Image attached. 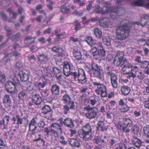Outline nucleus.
Here are the masks:
<instances>
[{
    "label": "nucleus",
    "mask_w": 149,
    "mask_h": 149,
    "mask_svg": "<svg viewBox=\"0 0 149 149\" xmlns=\"http://www.w3.org/2000/svg\"><path fill=\"white\" fill-rule=\"evenodd\" d=\"M130 21L123 19L121 20L116 30V38L118 40H123L127 38L129 35L130 28Z\"/></svg>",
    "instance_id": "f257e3e1"
},
{
    "label": "nucleus",
    "mask_w": 149,
    "mask_h": 149,
    "mask_svg": "<svg viewBox=\"0 0 149 149\" xmlns=\"http://www.w3.org/2000/svg\"><path fill=\"white\" fill-rule=\"evenodd\" d=\"M83 129L79 131V136L84 141H90L92 140L93 136L92 133V129L88 123H87L83 127Z\"/></svg>",
    "instance_id": "f03ea898"
},
{
    "label": "nucleus",
    "mask_w": 149,
    "mask_h": 149,
    "mask_svg": "<svg viewBox=\"0 0 149 149\" xmlns=\"http://www.w3.org/2000/svg\"><path fill=\"white\" fill-rule=\"evenodd\" d=\"M93 84L94 87H96L95 91L97 95H100L102 97H107L106 87L104 85L97 82H94Z\"/></svg>",
    "instance_id": "7ed1b4c3"
},
{
    "label": "nucleus",
    "mask_w": 149,
    "mask_h": 149,
    "mask_svg": "<svg viewBox=\"0 0 149 149\" xmlns=\"http://www.w3.org/2000/svg\"><path fill=\"white\" fill-rule=\"evenodd\" d=\"M84 109L87 113L85 114L86 117L89 119H91L97 118L98 116V109L96 107H91L88 106L84 108Z\"/></svg>",
    "instance_id": "20e7f679"
},
{
    "label": "nucleus",
    "mask_w": 149,
    "mask_h": 149,
    "mask_svg": "<svg viewBox=\"0 0 149 149\" xmlns=\"http://www.w3.org/2000/svg\"><path fill=\"white\" fill-rule=\"evenodd\" d=\"M91 67L94 76L100 79H102L103 77V73L101 67L94 63H92Z\"/></svg>",
    "instance_id": "39448f33"
},
{
    "label": "nucleus",
    "mask_w": 149,
    "mask_h": 149,
    "mask_svg": "<svg viewBox=\"0 0 149 149\" xmlns=\"http://www.w3.org/2000/svg\"><path fill=\"white\" fill-rule=\"evenodd\" d=\"M92 140L95 145L94 149H101L106 144V140L102 139L100 137L93 138Z\"/></svg>",
    "instance_id": "423d86ee"
},
{
    "label": "nucleus",
    "mask_w": 149,
    "mask_h": 149,
    "mask_svg": "<svg viewBox=\"0 0 149 149\" xmlns=\"http://www.w3.org/2000/svg\"><path fill=\"white\" fill-rule=\"evenodd\" d=\"M74 67L70 62L65 61L63 65V71L65 75L68 77L70 75L71 72L73 71Z\"/></svg>",
    "instance_id": "0eeeda50"
},
{
    "label": "nucleus",
    "mask_w": 149,
    "mask_h": 149,
    "mask_svg": "<svg viewBox=\"0 0 149 149\" xmlns=\"http://www.w3.org/2000/svg\"><path fill=\"white\" fill-rule=\"evenodd\" d=\"M123 124L125 126H123L121 129L125 133H128L130 132V130L127 128L130 127L132 126L133 122L130 118H124L123 119Z\"/></svg>",
    "instance_id": "6e6552de"
},
{
    "label": "nucleus",
    "mask_w": 149,
    "mask_h": 149,
    "mask_svg": "<svg viewBox=\"0 0 149 149\" xmlns=\"http://www.w3.org/2000/svg\"><path fill=\"white\" fill-rule=\"evenodd\" d=\"M5 88L7 92L10 94L11 95H14L17 91V88L14 87L12 81H7L5 84Z\"/></svg>",
    "instance_id": "1a4fd4ad"
},
{
    "label": "nucleus",
    "mask_w": 149,
    "mask_h": 149,
    "mask_svg": "<svg viewBox=\"0 0 149 149\" xmlns=\"http://www.w3.org/2000/svg\"><path fill=\"white\" fill-rule=\"evenodd\" d=\"M78 80L79 83L84 84L86 82L87 79L86 76L85 72L84 70L81 68L78 69Z\"/></svg>",
    "instance_id": "9d476101"
},
{
    "label": "nucleus",
    "mask_w": 149,
    "mask_h": 149,
    "mask_svg": "<svg viewBox=\"0 0 149 149\" xmlns=\"http://www.w3.org/2000/svg\"><path fill=\"white\" fill-rule=\"evenodd\" d=\"M124 56V53L122 52H119L116 56L113 63L116 66H118L122 62Z\"/></svg>",
    "instance_id": "9b49d317"
},
{
    "label": "nucleus",
    "mask_w": 149,
    "mask_h": 149,
    "mask_svg": "<svg viewBox=\"0 0 149 149\" xmlns=\"http://www.w3.org/2000/svg\"><path fill=\"white\" fill-rule=\"evenodd\" d=\"M12 120L13 121L14 124L15 123V122L17 121L16 124L18 125L22 124L24 120L25 122H26V124H25V126L26 127L27 126L28 124L27 119L26 118H21L19 114H17L15 117H13Z\"/></svg>",
    "instance_id": "f8f14e48"
},
{
    "label": "nucleus",
    "mask_w": 149,
    "mask_h": 149,
    "mask_svg": "<svg viewBox=\"0 0 149 149\" xmlns=\"http://www.w3.org/2000/svg\"><path fill=\"white\" fill-rule=\"evenodd\" d=\"M100 26L103 28L110 27L112 24L110 20L107 17H104L100 20Z\"/></svg>",
    "instance_id": "ddd939ff"
},
{
    "label": "nucleus",
    "mask_w": 149,
    "mask_h": 149,
    "mask_svg": "<svg viewBox=\"0 0 149 149\" xmlns=\"http://www.w3.org/2000/svg\"><path fill=\"white\" fill-rule=\"evenodd\" d=\"M59 120L60 121V123L62 124L63 123L65 126L68 127L72 128L74 127V125L72 119L69 118H65L63 122L62 119L61 118L59 119Z\"/></svg>",
    "instance_id": "4468645a"
},
{
    "label": "nucleus",
    "mask_w": 149,
    "mask_h": 149,
    "mask_svg": "<svg viewBox=\"0 0 149 149\" xmlns=\"http://www.w3.org/2000/svg\"><path fill=\"white\" fill-rule=\"evenodd\" d=\"M21 54L17 51H15L12 53L9 54L7 56H5L2 60V62L6 61L8 60H12L13 58L12 57L13 56L16 57H19L20 56Z\"/></svg>",
    "instance_id": "2eb2a0df"
},
{
    "label": "nucleus",
    "mask_w": 149,
    "mask_h": 149,
    "mask_svg": "<svg viewBox=\"0 0 149 149\" xmlns=\"http://www.w3.org/2000/svg\"><path fill=\"white\" fill-rule=\"evenodd\" d=\"M52 93L53 95L56 97L60 95V87L56 84L52 85L51 88Z\"/></svg>",
    "instance_id": "dca6fc26"
},
{
    "label": "nucleus",
    "mask_w": 149,
    "mask_h": 149,
    "mask_svg": "<svg viewBox=\"0 0 149 149\" xmlns=\"http://www.w3.org/2000/svg\"><path fill=\"white\" fill-rule=\"evenodd\" d=\"M122 65L123 66L122 70L123 72H130V70H131L132 65L130 64L127 63V60L125 58L123 60Z\"/></svg>",
    "instance_id": "f3484780"
},
{
    "label": "nucleus",
    "mask_w": 149,
    "mask_h": 149,
    "mask_svg": "<svg viewBox=\"0 0 149 149\" xmlns=\"http://www.w3.org/2000/svg\"><path fill=\"white\" fill-rule=\"evenodd\" d=\"M110 17L113 20L115 19L120 15L118 11L116 9L110 8L109 12Z\"/></svg>",
    "instance_id": "a211bd4d"
},
{
    "label": "nucleus",
    "mask_w": 149,
    "mask_h": 149,
    "mask_svg": "<svg viewBox=\"0 0 149 149\" xmlns=\"http://www.w3.org/2000/svg\"><path fill=\"white\" fill-rule=\"evenodd\" d=\"M18 75L19 76L21 81L24 82H29V76L28 74L26 73L23 71H20Z\"/></svg>",
    "instance_id": "6ab92c4d"
},
{
    "label": "nucleus",
    "mask_w": 149,
    "mask_h": 149,
    "mask_svg": "<svg viewBox=\"0 0 149 149\" xmlns=\"http://www.w3.org/2000/svg\"><path fill=\"white\" fill-rule=\"evenodd\" d=\"M131 141L132 144L136 148H139L142 146L141 141L134 136H132Z\"/></svg>",
    "instance_id": "aec40b11"
},
{
    "label": "nucleus",
    "mask_w": 149,
    "mask_h": 149,
    "mask_svg": "<svg viewBox=\"0 0 149 149\" xmlns=\"http://www.w3.org/2000/svg\"><path fill=\"white\" fill-rule=\"evenodd\" d=\"M53 72L56 76L57 79L61 80L62 76V72L61 70L56 67H54L53 68Z\"/></svg>",
    "instance_id": "412c9836"
},
{
    "label": "nucleus",
    "mask_w": 149,
    "mask_h": 149,
    "mask_svg": "<svg viewBox=\"0 0 149 149\" xmlns=\"http://www.w3.org/2000/svg\"><path fill=\"white\" fill-rule=\"evenodd\" d=\"M94 11L96 14L101 13L102 14H107L109 13L107 9L104 10L103 8H101L100 6H97L94 9Z\"/></svg>",
    "instance_id": "4be33fe9"
},
{
    "label": "nucleus",
    "mask_w": 149,
    "mask_h": 149,
    "mask_svg": "<svg viewBox=\"0 0 149 149\" xmlns=\"http://www.w3.org/2000/svg\"><path fill=\"white\" fill-rule=\"evenodd\" d=\"M42 112L44 114H47V113H48L49 114V117L52 116L53 111L49 105H46L44 106L42 108Z\"/></svg>",
    "instance_id": "5701e85b"
},
{
    "label": "nucleus",
    "mask_w": 149,
    "mask_h": 149,
    "mask_svg": "<svg viewBox=\"0 0 149 149\" xmlns=\"http://www.w3.org/2000/svg\"><path fill=\"white\" fill-rule=\"evenodd\" d=\"M110 78L112 86L114 88H117L118 84L117 80V78L115 74L114 73H111L110 75Z\"/></svg>",
    "instance_id": "b1692460"
},
{
    "label": "nucleus",
    "mask_w": 149,
    "mask_h": 149,
    "mask_svg": "<svg viewBox=\"0 0 149 149\" xmlns=\"http://www.w3.org/2000/svg\"><path fill=\"white\" fill-rule=\"evenodd\" d=\"M32 101L36 105L40 104L42 101L41 96L39 94H35L33 97Z\"/></svg>",
    "instance_id": "393cba45"
},
{
    "label": "nucleus",
    "mask_w": 149,
    "mask_h": 149,
    "mask_svg": "<svg viewBox=\"0 0 149 149\" xmlns=\"http://www.w3.org/2000/svg\"><path fill=\"white\" fill-rule=\"evenodd\" d=\"M68 141L69 144L72 147H77L79 148L80 146L79 142L77 140L74 139H69Z\"/></svg>",
    "instance_id": "a878e982"
},
{
    "label": "nucleus",
    "mask_w": 149,
    "mask_h": 149,
    "mask_svg": "<svg viewBox=\"0 0 149 149\" xmlns=\"http://www.w3.org/2000/svg\"><path fill=\"white\" fill-rule=\"evenodd\" d=\"M2 100L3 103L5 104L8 105L9 106L12 104L11 99L10 96L8 95H5L3 97Z\"/></svg>",
    "instance_id": "bb28decb"
},
{
    "label": "nucleus",
    "mask_w": 149,
    "mask_h": 149,
    "mask_svg": "<svg viewBox=\"0 0 149 149\" xmlns=\"http://www.w3.org/2000/svg\"><path fill=\"white\" fill-rule=\"evenodd\" d=\"M97 128L98 129L102 131H106L107 130V127L105 126L104 123V121L101 120H99L97 123Z\"/></svg>",
    "instance_id": "cd10ccee"
},
{
    "label": "nucleus",
    "mask_w": 149,
    "mask_h": 149,
    "mask_svg": "<svg viewBox=\"0 0 149 149\" xmlns=\"http://www.w3.org/2000/svg\"><path fill=\"white\" fill-rule=\"evenodd\" d=\"M91 52L92 53L93 56L97 58L99 57V49L97 48L96 47L92 48L91 50Z\"/></svg>",
    "instance_id": "c85d7f7f"
},
{
    "label": "nucleus",
    "mask_w": 149,
    "mask_h": 149,
    "mask_svg": "<svg viewBox=\"0 0 149 149\" xmlns=\"http://www.w3.org/2000/svg\"><path fill=\"white\" fill-rule=\"evenodd\" d=\"M37 118H33L30 121L29 125V131H30L37 124Z\"/></svg>",
    "instance_id": "c756f323"
},
{
    "label": "nucleus",
    "mask_w": 149,
    "mask_h": 149,
    "mask_svg": "<svg viewBox=\"0 0 149 149\" xmlns=\"http://www.w3.org/2000/svg\"><path fill=\"white\" fill-rule=\"evenodd\" d=\"M149 19V16L148 15H144L142 17L140 21L141 24L142 26H145L146 25L148 22Z\"/></svg>",
    "instance_id": "7c9ffc66"
},
{
    "label": "nucleus",
    "mask_w": 149,
    "mask_h": 149,
    "mask_svg": "<svg viewBox=\"0 0 149 149\" xmlns=\"http://www.w3.org/2000/svg\"><path fill=\"white\" fill-rule=\"evenodd\" d=\"M122 93L124 95H127L130 93V88L127 86H123L122 87L121 89Z\"/></svg>",
    "instance_id": "2f4dec72"
},
{
    "label": "nucleus",
    "mask_w": 149,
    "mask_h": 149,
    "mask_svg": "<svg viewBox=\"0 0 149 149\" xmlns=\"http://www.w3.org/2000/svg\"><path fill=\"white\" fill-rule=\"evenodd\" d=\"M62 100L63 102L65 104H68L72 101V99L70 96L68 94H65L62 97Z\"/></svg>",
    "instance_id": "473e14b6"
},
{
    "label": "nucleus",
    "mask_w": 149,
    "mask_h": 149,
    "mask_svg": "<svg viewBox=\"0 0 149 149\" xmlns=\"http://www.w3.org/2000/svg\"><path fill=\"white\" fill-rule=\"evenodd\" d=\"M27 95V92L26 90L22 89L18 95V98L20 100H23L24 98Z\"/></svg>",
    "instance_id": "72a5a7b5"
},
{
    "label": "nucleus",
    "mask_w": 149,
    "mask_h": 149,
    "mask_svg": "<svg viewBox=\"0 0 149 149\" xmlns=\"http://www.w3.org/2000/svg\"><path fill=\"white\" fill-rule=\"evenodd\" d=\"M95 36L98 39H100L102 37V32L101 31L97 28H95L94 30Z\"/></svg>",
    "instance_id": "f704fd0d"
},
{
    "label": "nucleus",
    "mask_w": 149,
    "mask_h": 149,
    "mask_svg": "<svg viewBox=\"0 0 149 149\" xmlns=\"http://www.w3.org/2000/svg\"><path fill=\"white\" fill-rule=\"evenodd\" d=\"M12 82L14 84V87L15 88H17V87L18 86L22 87V86L20 85V81L17 77H14L12 78Z\"/></svg>",
    "instance_id": "c9c22d12"
},
{
    "label": "nucleus",
    "mask_w": 149,
    "mask_h": 149,
    "mask_svg": "<svg viewBox=\"0 0 149 149\" xmlns=\"http://www.w3.org/2000/svg\"><path fill=\"white\" fill-rule=\"evenodd\" d=\"M74 57L76 60H79L81 59L82 55L81 52L76 51H74L73 52Z\"/></svg>",
    "instance_id": "e433bc0d"
},
{
    "label": "nucleus",
    "mask_w": 149,
    "mask_h": 149,
    "mask_svg": "<svg viewBox=\"0 0 149 149\" xmlns=\"http://www.w3.org/2000/svg\"><path fill=\"white\" fill-rule=\"evenodd\" d=\"M85 41L91 46H93V44L95 43L94 40H93L92 38L90 36H87Z\"/></svg>",
    "instance_id": "4c0bfd02"
},
{
    "label": "nucleus",
    "mask_w": 149,
    "mask_h": 149,
    "mask_svg": "<svg viewBox=\"0 0 149 149\" xmlns=\"http://www.w3.org/2000/svg\"><path fill=\"white\" fill-rule=\"evenodd\" d=\"M52 128V127L54 130H59L61 132H62V129L61 127V126L57 123H54L51 125Z\"/></svg>",
    "instance_id": "58836bf2"
},
{
    "label": "nucleus",
    "mask_w": 149,
    "mask_h": 149,
    "mask_svg": "<svg viewBox=\"0 0 149 149\" xmlns=\"http://www.w3.org/2000/svg\"><path fill=\"white\" fill-rule=\"evenodd\" d=\"M144 136L147 138H149V125H146L143 128Z\"/></svg>",
    "instance_id": "ea45409f"
},
{
    "label": "nucleus",
    "mask_w": 149,
    "mask_h": 149,
    "mask_svg": "<svg viewBox=\"0 0 149 149\" xmlns=\"http://www.w3.org/2000/svg\"><path fill=\"white\" fill-rule=\"evenodd\" d=\"M102 40L104 43L105 45L107 46H109L110 45V39L108 36H105L103 37Z\"/></svg>",
    "instance_id": "a19ab883"
},
{
    "label": "nucleus",
    "mask_w": 149,
    "mask_h": 149,
    "mask_svg": "<svg viewBox=\"0 0 149 149\" xmlns=\"http://www.w3.org/2000/svg\"><path fill=\"white\" fill-rule=\"evenodd\" d=\"M33 38L31 37L26 36L24 40V42L26 44H32L35 42L34 40L31 41V40Z\"/></svg>",
    "instance_id": "79ce46f5"
},
{
    "label": "nucleus",
    "mask_w": 149,
    "mask_h": 149,
    "mask_svg": "<svg viewBox=\"0 0 149 149\" xmlns=\"http://www.w3.org/2000/svg\"><path fill=\"white\" fill-rule=\"evenodd\" d=\"M6 81V78L4 74L0 71V83L2 84Z\"/></svg>",
    "instance_id": "37998d69"
},
{
    "label": "nucleus",
    "mask_w": 149,
    "mask_h": 149,
    "mask_svg": "<svg viewBox=\"0 0 149 149\" xmlns=\"http://www.w3.org/2000/svg\"><path fill=\"white\" fill-rule=\"evenodd\" d=\"M111 3H109L107 1H104L103 2V7L104 8H106V9H107L109 11L110 10V8H112L110 7L111 6Z\"/></svg>",
    "instance_id": "c03bdc74"
},
{
    "label": "nucleus",
    "mask_w": 149,
    "mask_h": 149,
    "mask_svg": "<svg viewBox=\"0 0 149 149\" xmlns=\"http://www.w3.org/2000/svg\"><path fill=\"white\" fill-rule=\"evenodd\" d=\"M70 11V9L67 8L65 6H63L61 7V12L63 13H68Z\"/></svg>",
    "instance_id": "a18cd8bd"
},
{
    "label": "nucleus",
    "mask_w": 149,
    "mask_h": 149,
    "mask_svg": "<svg viewBox=\"0 0 149 149\" xmlns=\"http://www.w3.org/2000/svg\"><path fill=\"white\" fill-rule=\"evenodd\" d=\"M140 68L142 69H144L149 65V63L146 61H144L141 62L140 64Z\"/></svg>",
    "instance_id": "49530a36"
},
{
    "label": "nucleus",
    "mask_w": 149,
    "mask_h": 149,
    "mask_svg": "<svg viewBox=\"0 0 149 149\" xmlns=\"http://www.w3.org/2000/svg\"><path fill=\"white\" fill-rule=\"evenodd\" d=\"M137 77L138 79L142 80L146 77V76L144 73L140 72L137 74Z\"/></svg>",
    "instance_id": "de8ad7c7"
},
{
    "label": "nucleus",
    "mask_w": 149,
    "mask_h": 149,
    "mask_svg": "<svg viewBox=\"0 0 149 149\" xmlns=\"http://www.w3.org/2000/svg\"><path fill=\"white\" fill-rule=\"evenodd\" d=\"M5 29L7 31V36L8 37H10L11 36L12 33H13V32L10 29V27H8L7 26L5 25Z\"/></svg>",
    "instance_id": "09e8293b"
},
{
    "label": "nucleus",
    "mask_w": 149,
    "mask_h": 149,
    "mask_svg": "<svg viewBox=\"0 0 149 149\" xmlns=\"http://www.w3.org/2000/svg\"><path fill=\"white\" fill-rule=\"evenodd\" d=\"M48 56L47 55H45L44 54H42L38 56V58L40 61L42 60L47 59Z\"/></svg>",
    "instance_id": "8fccbe9b"
},
{
    "label": "nucleus",
    "mask_w": 149,
    "mask_h": 149,
    "mask_svg": "<svg viewBox=\"0 0 149 149\" xmlns=\"http://www.w3.org/2000/svg\"><path fill=\"white\" fill-rule=\"evenodd\" d=\"M63 109L64 113L65 114H67L68 113V111L70 109V107L67 104L63 106Z\"/></svg>",
    "instance_id": "3c124183"
},
{
    "label": "nucleus",
    "mask_w": 149,
    "mask_h": 149,
    "mask_svg": "<svg viewBox=\"0 0 149 149\" xmlns=\"http://www.w3.org/2000/svg\"><path fill=\"white\" fill-rule=\"evenodd\" d=\"M21 36V33H18L12 37L11 38V39L13 41H16L19 39L20 38Z\"/></svg>",
    "instance_id": "603ef678"
},
{
    "label": "nucleus",
    "mask_w": 149,
    "mask_h": 149,
    "mask_svg": "<svg viewBox=\"0 0 149 149\" xmlns=\"http://www.w3.org/2000/svg\"><path fill=\"white\" fill-rule=\"evenodd\" d=\"M78 72H73V71L71 72L70 73V75L72 76L75 79H77L78 80Z\"/></svg>",
    "instance_id": "864d4df0"
},
{
    "label": "nucleus",
    "mask_w": 149,
    "mask_h": 149,
    "mask_svg": "<svg viewBox=\"0 0 149 149\" xmlns=\"http://www.w3.org/2000/svg\"><path fill=\"white\" fill-rule=\"evenodd\" d=\"M51 134L53 135L55 137L57 136H58V133L57 131L55 130L54 129L52 128L51 130Z\"/></svg>",
    "instance_id": "5fc2aeb1"
},
{
    "label": "nucleus",
    "mask_w": 149,
    "mask_h": 149,
    "mask_svg": "<svg viewBox=\"0 0 149 149\" xmlns=\"http://www.w3.org/2000/svg\"><path fill=\"white\" fill-rule=\"evenodd\" d=\"M0 15L1 17L3 20L5 21L7 19V16L6 14L4 12H1L0 13Z\"/></svg>",
    "instance_id": "6e6d98bb"
},
{
    "label": "nucleus",
    "mask_w": 149,
    "mask_h": 149,
    "mask_svg": "<svg viewBox=\"0 0 149 149\" xmlns=\"http://www.w3.org/2000/svg\"><path fill=\"white\" fill-rule=\"evenodd\" d=\"M62 48L56 46L53 47L52 48V50L54 52L58 53L59 52V51Z\"/></svg>",
    "instance_id": "4d7b16f0"
},
{
    "label": "nucleus",
    "mask_w": 149,
    "mask_h": 149,
    "mask_svg": "<svg viewBox=\"0 0 149 149\" xmlns=\"http://www.w3.org/2000/svg\"><path fill=\"white\" fill-rule=\"evenodd\" d=\"M99 50V57L100 56L102 57L104 56L105 55V52L103 49L102 48V49H100Z\"/></svg>",
    "instance_id": "13d9d810"
},
{
    "label": "nucleus",
    "mask_w": 149,
    "mask_h": 149,
    "mask_svg": "<svg viewBox=\"0 0 149 149\" xmlns=\"http://www.w3.org/2000/svg\"><path fill=\"white\" fill-rule=\"evenodd\" d=\"M38 127L40 128H43L45 125L44 121L41 120L37 123Z\"/></svg>",
    "instance_id": "bf43d9fd"
},
{
    "label": "nucleus",
    "mask_w": 149,
    "mask_h": 149,
    "mask_svg": "<svg viewBox=\"0 0 149 149\" xmlns=\"http://www.w3.org/2000/svg\"><path fill=\"white\" fill-rule=\"evenodd\" d=\"M130 110V107L127 105L125 106L121 109V111L122 112L125 113L127 112Z\"/></svg>",
    "instance_id": "052dcab7"
},
{
    "label": "nucleus",
    "mask_w": 149,
    "mask_h": 149,
    "mask_svg": "<svg viewBox=\"0 0 149 149\" xmlns=\"http://www.w3.org/2000/svg\"><path fill=\"white\" fill-rule=\"evenodd\" d=\"M93 3V1H92L89 2V4L86 6V9L87 10L90 11L91 10V8L92 7V4Z\"/></svg>",
    "instance_id": "680f3d73"
},
{
    "label": "nucleus",
    "mask_w": 149,
    "mask_h": 149,
    "mask_svg": "<svg viewBox=\"0 0 149 149\" xmlns=\"http://www.w3.org/2000/svg\"><path fill=\"white\" fill-rule=\"evenodd\" d=\"M47 84V82L46 81H43L42 82H40L38 83V86L41 88L44 87L45 85Z\"/></svg>",
    "instance_id": "e2e57ef3"
},
{
    "label": "nucleus",
    "mask_w": 149,
    "mask_h": 149,
    "mask_svg": "<svg viewBox=\"0 0 149 149\" xmlns=\"http://www.w3.org/2000/svg\"><path fill=\"white\" fill-rule=\"evenodd\" d=\"M74 26V30L76 31L80 30L81 29V24L79 23L75 24Z\"/></svg>",
    "instance_id": "0e129e2a"
},
{
    "label": "nucleus",
    "mask_w": 149,
    "mask_h": 149,
    "mask_svg": "<svg viewBox=\"0 0 149 149\" xmlns=\"http://www.w3.org/2000/svg\"><path fill=\"white\" fill-rule=\"evenodd\" d=\"M5 144L3 140L0 138V148L3 149L5 147Z\"/></svg>",
    "instance_id": "69168bd1"
},
{
    "label": "nucleus",
    "mask_w": 149,
    "mask_h": 149,
    "mask_svg": "<svg viewBox=\"0 0 149 149\" xmlns=\"http://www.w3.org/2000/svg\"><path fill=\"white\" fill-rule=\"evenodd\" d=\"M68 104H70V108L71 109H74V108L75 107V104H74V102L73 101H71Z\"/></svg>",
    "instance_id": "338daca9"
},
{
    "label": "nucleus",
    "mask_w": 149,
    "mask_h": 149,
    "mask_svg": "<svg viewBox=\"0 0 149 149\" xmlns=\"http://www.w3.org/2000/svg\"><path fill=\"white\" fill-rule=\"evenodd\" d=\"M38 41L41 42V44H43L45 43V38L44 37H42L38 39Z\"/></svg>",
    "instance_id": "774afa93"
}]
</instances>
